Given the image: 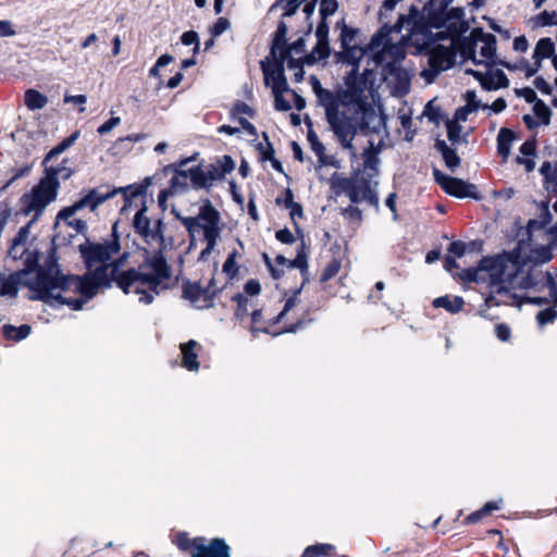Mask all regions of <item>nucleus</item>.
I'll return each instance as SVG.
<instances>
[{"instance_id": "obj_54", "label": "nucleus", "mask_w": 557, "mask_h": 557, "mask_svg": "<svg viewBox=\"0 0 557 557\" xmlns=\"http://www.w3.org/2000/svg\"><path fill=\"white\" fill-rule=\"evenodd\" d=\"M181 41L185 46H191L195 45L194 51L197 52L199 50V41H198V34L194 30H188L183 33L181 36Z\"/></svg>"}, {"instance_id": "obj_55", "label": "nucleus", "mask_w": 557, "mask_h": 557, "mask_svg": "<svg viewBox=\"0 0 557 557\" xmlns=\"http://www.w3.org/2000/svg\"><path fill=\"white\" fill-rule=\"evenodd\" d=\"M275 202L277 206H283L286 209H289L295 202L292 189L286 188L282 195L276 197Z\"/></svg>"}, {"instance_id": "obj_39", "label": "nucleus", "mask_w": 557, "mask_h": 557, "mask_svg": "<svg viewBox=\"0 0 557 557\" xmlns=\"http://www.w3.org/2000/svg\"><path fill=\"white\" fill-rule=\"evenodd\" d=\"M481 41L483 42L480 53L486 60H492L496 52V38L492 34H483L480 36Z\"/></svg>"}, {"instance_id": "obj_16", "label": "nucleus", "mask_w": 557, "mask_h": 557, "mask_svg": "<svg viewBox=\"0 0 557 557\" xmlns=\"http://www.w3.org/2000/svg\"><path fill=\"white\" fill-rule=\"evenodd\" d=\"M214 290L210 286L203 287L200 283L183 284V296L198 309L209 308L213 305Z\"/></svg>"}, {"instance_id": "obj_33", "label": "nucleus", "mask_w": 557, "mask_h": 557, "mask_svg": "<svg viewBox=\"0 0 557 557\" xmlns=\"http://www.w3.org/2000/svg\"><path fill=\"white\" fill-rule=\"evenodd\" d=\"M2 335L10 341L20 342L26 338L30 334V326L28 324H22L14 326L11 324H4L2 326Z\"/></svg>"}, {"instance_id": "obj_57", "label": "nucleus", "mask_w": 557, "mask_h": 557, "mask_svg": "<svg viewBox=\"0 0 557 557\" xmlns=\"http://www.w3.org/2000/svg\"><path fill=\"white\" fill-rule=\"evenodd\" d=\"M285 91H275L274 96V108L277 111H288L292 109L290 103L284 98Z\"/></svg>"}, {"instance_id": "obj_50", "label": "nucleus", "mask_w": 557, "mask_h": 557, "mask_svg": "<svg viewBox=\"0 0 557 557\" xmlns=\"http://www.w3.org/2000/svg\"><path fill=\"white\" fill-rule=\"evenodd\" d=\"M338 8L337 0H320V15L323 20L333 15Z\"/></svg>"}, {"instance_id": "obj_38", "label": "nucleus", "mask_w": 557, "mask_h": 557, "mask_svg": "<svg viewBox=\"0 0 557 557\" xmlns=\"http://www.w3.org/2000/svg\"><path fill=\"white\" fill-rule=\"evenodd\" d=\"M354 178L344 177L338 173H334L330 178L331 189L335 195L348 194L349 187L352 183Z\"/></svg>"}, {"instance_id": "obj_61", "label": "nucleus", "mask_w": 557, "mask_h": 557, "mask_svg": "<svg viewBox=\"0 0 557 557\" xmlns=\"http://www.w3.org/2000/svg\"><path fill=\"white\" fill-rule=\"evenodd\" d=\"M315 37L319 41H329V25L326 20H323L318 24L315 29Z\"/></svg>"}, {"instance_id": "obj_49", "label": "nucleus", "mask_w": 557, "mask_h": 557, "mask_svg": "<svg viewBox=\"0 0 557 557\" xmlns=\"http://www.w3.org/2000/svg\"><path fill=\"white\" fill-rule=\"evenodd\" d=\"M285 34H286V26L284 23H281L277 26V29L275 32V38H274V41H273V45L271 48V54L273 55V58H277L278 49L282 46H285V40H284Z\"/></svg>"}, {"instance_id": "obj_8", "label": "nucleus", "mask_w": 557, "mask_h": 557, "mask_svg": "<svg viewBox=\"0 0 557 557\" xmlns=\"http://www.w3.org/2000/svg\"><path fill=\"white\" fill-rule=\"evenodd\" d=\"M58 189L51 180L41 177L29 193L21 197L22 213L24 215L34 213L35 218L39 216L46 207L57 198Z\"/></svg>"}, {"instance_id": "obj_19", "label": "nucleus", "mask_w": 557, "mask_h": 557, "mask_svg": "<svg viewBox=\"0 0 557 557\" xmlns=\"http://www.w3.org/2000/svg\"><path fill=\"white\" fill-rule=\"evenodd\" d=\"M194 160V157L183 159L171 165L173 169V176L170 180L169 187L175 194L186 191L189 187H191V168H186V165Z\"/></svg>"}, {"instance_id": "obj_40", "label": "nucleus", "mask_w": 557, "mask_h": 557, "mask_svg": "<svg viewBox=\"0 0 557 557\" xmlns=\"http://www.w3.org/2000/svg\"><path fill=\"white\" fill-rule=\"evenodd\" d=\"M201 536L189 539L186 533H180L177 534L174 543L181 550H190L193 553L197 550V546L201 543Z\"/></svg>"}, {"instance_id": "obj_35", "label": "nucleus", "mask_w": 557, "mask_h": 557, "mask_svg": "<svg viewBox=\"0 0 557 557\" xmlns=\"http://www.w3.org/2000/svg\"><path fill=\"white\" fill-rule=\"evenodd\" d=\"M25 106L29 110L42 109L48 103V98L36 89H27L24 94Z\"/></svg>"}, {"instance_id": "obj_17", "label": "nucleus", "mask_w": 557, "mask_h": 557, "mask_svg": "<svg viewBox=\"0 0 557 557\" xmlns=\"http://www.w3.org/2000/svg\"><path fill=\"white\" fill-rule=\"evenodd\" d=\"M287 54L288 51L282 48L277 62L272 67H263L264 83L267 86H271L272 92L288 91L283 67Z\"/></svg>"}, {"instance_id": "obj_18", "label": "nucleus", "mask_w": 557, "mask_h": 557, "mask_svg": "<svg viewBox=\"0 0 557 557\" xmlns=\"http://www.w3.org/2000/svg\"><path fill=\"white\" fill-rule=\"evenodd\" d=\"M190 175L191 187L196 190L209 189L215 181L224 178L215 163L209 164L206 169L201 165H195Z\"/></svg>"}, {"instance_id": "obj_13", "label": "nucleus", "mask_w": 557, "mask_h": 557, "mask_svg": "<svg viewBox=\"0 0 557 557\" xmlns=\"http://www.w3.org/2000/svg\"><path fill=\"white\" fill-rule=\"evenodd\" d=\"M346 89L336 91L343 107L356 104L360 111L368 110L362 103L363 94L367 88V79L358 75L357 69L351 71L345 77Z\"/></svg>"}, {"instance_id": "obj_11", "label": "nucleus", "mask_w": 557, "mask_h": 557, "mask_svg": "<svg viewBox=\"0 0 557 557\" xmlns=\"http://www.w3.org/2000/svg\"><path fill=\"white\" fill-rule=\"evenodd\" d=\"M79 137V132L76 131L69 137L64 138L60 144H58L55 147H53L44 158L42 165L45 166V175L44 177L47 180H51L52 183H55V187H60L59 178H62L63 181L69 180L72 174L73 170L65 165L67 162L66 159L62 161V163L58 166H47V163L50 162L54 157L61 154L66 149H69Z\"/></svg>"}, {"instance_id": "obj_3", "label": "nucleus", "mask_w": 557, "mask_h": 557, "mask_svg": "<svg viewBox=\"0 0 557 557\" xmlns=\"http://www.w3.org/2000/svg\"><path fill=\"white\" fill-rule=\"evenodd\" d=\"M519 263V251L508 255L484 257L476 269H468L463 273V280L468 282H488L490 293L485 297L487 307L506 305L509 297L508 287L515 281V269Z\"/></svg>"}, {"instance_id": "obj_43", "label": "nucleus", "mask_w": 557, "mask_h": 557, "mask_svg": "<svg viewBox=\"0 0 557 557\" xmlns=\"http://www.w3.org/2000/svg\"><path fill=\"white\" fill-rule=\"evenodd\" d=\"M237 257H238V251H236V250L232 251L227 256V258H226V260H225V262H224V264L222 267L223 273L230 280L234 278L238 274V267H237V263H236Z\"/></svg>"}, {"instance_id": "obj_37", "label": "nucleus", "mask_w": 557, "mask_h": 557, "mask_svg": "<svg viewBox=\"0 0 557 557\" xmlns=\"http://www.w3.org/2000/svg\"><path fill=\"white\" fill-rule=\"evenodd\" d=\"M335 546L326 543H319L306 547L301 557H322L334 554Z\"/></svg>"}, {"instance_id": "obj_5", "label": "nucleus", "mask_w": 557, "mask_h": 557, "mask_svg": "<svg viewBox=\"0 0 557 557\" xmlns=\"http://www.w3.org/2000/svg\"><path fill=\"white\" fill-rule=\"evenodd\" d=\"M178 220L190 237V245H193L196 235L201 234L206 247L200 251L198 261L206 262L221 238L222 222L220 212L207 200L199 208L196 216H178Z\"/></svg>"}, {"instance_id": "obj_46", "label": "nucleus", "mask_w": 557, "mask_h": 557, "mask_svg": "<svg viewBox=\"0 0 557 557\" xmlns=\"http://www.w3.org/2000/svg\"><path fill=\"white\" fill-rule=\"evenodd\" d=\"M556 319H557V310L553 307L541 310L536 314V322L540 327H543L549 323H554Z\"/></svg>"}, {"instance_id": "obj_26", "label": "nucleus", "mask_w": 557, "mask_h": 557, "mask_svg": "<svg viewBox=\"0 0 557 557\" xmlns=\"http://www.w3.org/2000/svg\"><path fill=\"white\" fill-rule=\"evenodd\" d=\"M516 134L513 131L502 127L497 135V152L503 158V162H506L509 154Z\"/></svg>"}, {"instance_id": "obj_7", "label": "nucleus", "mask_w": 557, "mask_h": 557, "mask_svg": "<svg viewBox=\"0 0 557 557\" xmlns=\"http://www.w3.org/2000/svg\"><path fill=\"white\" fill-rule=\"evenodd\" d=\"M121 190H124L121 188ZM120 189H109L102 191L100 188H94L87 195L75 201L72 206L62 209L58 213L59 220L67 221V224L73 227L77 233H84L87 230V224L81 219H71L77 211L89 208L91 211L96 210L98 206L106 200L115 196Z\"/></svg>"}, {"instance_id": "obj_59", "label": "nucleus", "mask_w": 557, "mask_h": 557, "mask_svg": "<svg viewBox=\"0 0 557 557\" xmlns=\"http://www.w3.org/2000/svg\"><path fill=\"white\" fill-rule=\"evenodd\" d=\"M447 137L451 143L458 141L461 133V126L453 121L447 122Z\"/></svg>"}, {"instance_id": "obj_21", "label": "nucleus", "mask_w": 557, "mask_h": 557, "mask_svg": "<svg viewBox=\"0 0 557 557\" xmlns=\"http://www.w3.org/2000/svg\"><path fill=\"white\" fill-rule=\"evenodd\" d=\"M182 355V367L188 371H198L199 362L198 356L202 350V346L195 339H189L180 345Z\"/></svg>"}, {"instance_id": "obj_48", "label": "nucleus", "mask_w": 557, "mask_h": 557, "mask_svg": "<svg viewBox=\"0 0 557 557\" xmlns=\"http://www.w3.org/2000/svg\"><path fill=\"white\" fill-rule=\"evenodd\" d=\"M357 29L343 25L341 28V46L342 48L350 47L356 45Z\"/></svg>"}, {"instance_id": "obj_1", "label": "nucleus", "mask_w": 557, "mask_h": 557, "mask_svg": "<svg viewBox=\"0 0 557 557\" xmlns=\"http://www.w3.org/2000/svg\"><path fill=\"white\" fill-rule=\"evenodd\" d=\"M79 251L87 269L82 276L63 275L53 258L46 260L45 268L30 284L40 298L52 296L71 309L81 310L99 289L114 283L125 294L137 295L140 304L150 305L171 287L172 269L160 255L145 257L138 268L122 270L129 253H121L114 230L110 239L81 245Z\"/></svg>"}, {"instance_id": "obj_63", "label": "nucleus", "mask_w": 557, "mask_h": 557, "mask_svg": "<svg viewBox=\"0 0 557 557\" xmlns=\"http://www.w3.org/2000/svg\"><path fill=\"white\" fill-rule=\"evenodd\" d=\"M448 252L460 258L466 252V244L461 240L451 242L448 246Z\"/></svg>"}, {"instance_id": "obj_28", "label": "nucleus", "mask_w": 557, "mask_h": 557, "mask_svg": "<svg viewBox=\"0 0 557 557\" xmlns=\"http://www.w3.org/2000/svg\"><path fill=\"white\" fill-rule=\"evenodd\" d=\"M465 300L460 296L445 295L433 300L434 308H443L449 313H458L462 310Z\"/></svg>"}, {"instance_id": "obj_24", "label": "nucleus", "mask_w": 557, "mask_h": 557, "mask_svg": "<svg viewBox=\"0 0 557 557\" xmlns=\"http://www.w3.org/2000/svg\"><path fill=\"white\" fill-rule=\"evenodd\" d=\"M522 156H518L516 158V162L518 164L524 165V169L528 173L532 172L535 168V162L533 157L536 154V140L529 139L525 140L519 149Z\"/></svg>"}, {"instance_id": "obj_6", "label": "nucleus", "mask_w": 557, "mask_h": 557, "mask_svg": "<svg viewBox=\"0 0 557 557\" xmlns=\"http://www.w3.org/2000/svg\"><path fill=\"white\" fill-rule=\"evenodd\" d=\"M133 228L135 234L151 249V253L146 251V257L160 255L164 258L162 251L165 248V224L161 218H150L147 215L145 202L134 215Z\"/></svg>"}, {"instance_id": "obj_31", "label": "nucleus", "mask_w": 557, "mask_h": 557, "mask_svg": "<svg viewBox=\"0 0 557 557\" xmlns=\"http://www.w3.org/2000/svg\"><path fill=\"white\" fill-rule=\"evenodd\" d=\"M553 259V251L549 246H540L531 250L527 259H522L530 264H542L549 262Z\"/></svg>"}, {"instance_id": "obj_25", "label": "nucleus", "mask_w": 557, "mask_h": 557, "mask_svg": "<svg viewBox=\"0 0 557 557\" xmlns=\"http://www.w3.org/2000/svg\"><path fill=\"white\" fill-rule=\"evenodd\" d=\"M307 140H308V143L310 145L311 150L318 157V160H319V163H320L321 166L322 165L338 166L336 164V161H335L334 157L327 156L325 153L324 145L320 141L318 135L313 131H309L308 132Z\"/></svg>"}, {"instance_id": "obj_23", "label": "nucleus", "mask_w": 557, "mask_h": 557, "mask_svg": "<svg viewBox=\"0 0 557 557\" xmlns=\"http://www.w3.org/2000/svg\"><path fill=\"white\" fill-rule=\"evenodd\" d=\"M8 255L14 260H24V271H27L28 273H30L33 269H38V253L36 251H28L23 245L12 244L9 248Z\"/></svg>"}, {"instance_id": "obj_62", "label": "nucleus", "mask_w": 557, "mask_h": 557, "mask_svg": "<svg viewBox=\"0 0 557 557\" xmlns=\"http://www.w3.org/2000/svg\"><path fill=\"white\" fill-rule=\"evenodd\" d=\"M495 334L499 341L507 342L511 336V330L507 324L499 323L495 326Z\"/></svg>"}, {"instance_id": "obj_20", "label": "nucleus", "mask_w": 557, "mask_h": 557, "mask_svg": "<svg viewBox=\"0 0 557 557\" xmlns=\"http://www.w3.org/2000/svg\"><path fill=\"white\" fill-rule=\"evenodd\" d=\"M190 557H230V547L222 539H213L209 543L205 537Z\"/></svg>"}, {"instance_id": "obj_27", "label": "nucleus", "mask_w": 557, "mask_h": 557, "mask_svg": "<svg viewBox=\"0 0 557 557\" xmlns=\"http://www.w3.org/2000/svg\"><path fill=\"white\" fill-rule=\"evenodd\" d=\"M381 149V143L375 144L373 140H369L368 147L362 152L363 166L366 170L377 172Z\"/></svg>"}, {"instance_id": "obj_32", "label": "nucleus", "mask_w": 557, "mask_h": 557, "mask_svg": "<svg viewBox=\"0 0 557 557\" xmlns=\"http://www.w3.org/2000/svg\"><path fill=\"white\" fill-rule=\"evenodd\" d=\"M331 53L329 41H319L317 40V44L312 51L305 55L304 62L308 65H312L317 63L318 61L324 60L329 58Z\"/></svg>"}, {"instance_id": "obj_2", "label": "nucleus", "mask_w": 557, "mask_h": 557, "mask_svg": "<svg viewBox=\"0 0 557 557\" xmlns=\"http://www.w3.org/2000/svg\"><path fill=\"white\" fill-rule=\"evenodd\" d=\"M405 24H410V18L400 15L397 23L392 27L387 25L381 27L372 36L369 44L375 64L382 67L384 82L391 87L395 96L400 97L409 92L411 76L401 65L406 57L405 46L401 40L393 42L391 34L393 32L399 33Z\"/></svg>"}, {"instance_id": "obj_41", "label": "nucleus", "mask_w": 557, "mask_h": 557, "mask_svg": "<svg viewBox=\"0 0 557 557\" xmlns=\"http://www.w3.org/2000/svg\"><path fill=\"white\" fill-rule=\"evenodd\" d=\"M32 170V166L28 164H25L20 168H13L11 169V177L0 187V194L5 191L18 178H22L24 176H27Z\"/></svg>"}, {"instance_id": "obj_12", "label": "nucleus", "mask_w": 557, "mask_h": 557, "mask_svg": "<svg viewBox=\"0 0 557 557\" xmlns=\"http://www.w3.org/2000/svg\"><path fill=\"white\" fill-rule=\"evenodd\" d=\"M300 289H296L290 297H288L284 304L283 309L280 313L271 320V324L283 323L284 326L282 332L294 333L312 322L309 311L304 312L300 318H295L292 313L298 301V295Z\"/></svg>"}, {"instance_id": "obj_30", "label": "nucleus", "mask_w": 557, "mask_h": 557, "mask_svg": "<svg viewBox=\"0 0 557 557\" xmlns=\"http://www.w3.org/2000/svg\"><path fill=\"white\" fill-rule=\"evenodd\" d=\"M555 55V44L548 38H541L535 46L532 59L542 63V61L546 58L553 59Z\"/></svg>"}, {"instance_id": "obj_22", "label": "nucleus", "mask_w": 557, "mask_h": 557, "mask_svg": "<svg viewBox=\"0 0 557 557\" xmlns=\"http://www.w3.org/2000/svg\"><path fill=\"white\" fill-rule=\"evenodd\" d=\"M309 83L312 87L314 95L318 98L319 104L323 107L324 110L341 101L338 96L336 95V91L323 88L317 76L311 75L309 77Z\"/></svg>"}, {"instance_id": "obj_47", "label": "nucleus", "mask_w": 557, "mask_h": 557, "mask_svg": "<svg viewBox=\"0 0 557 557\" xmlns=\"http://www.w3.org/2000/svg\"><path fill=\"white\" fill-rule=\"evenodd\" d=\"M552 221V213L548 209L547 205H543L541 208L540 219L539 220H532L529 222L530 228H543L546 225H548Z\"/></svg>"}, {"instance_id": "obj_9", "label": "nucleus", "mask_w": 557, "mask_h": 557, "mask_svg": "<svg viewBox=\"0 0 557 557\" xmlns=\"http://www.w3.org/2000/svg\"><path fill=\"white\" fill-rule=\"evenodd\" d=\"M513 275L515 281L511 287L536 290H542L544 287H546L549 278L553 277L552 273L548 271H543L541 267H537V264H530L525 261H522L520 255L519 263L516 265Z\"/></svg>"}, {"instance_id": "obj_58", "label": "nucleus", "mask_w": 557, "mask_h": 557, "mask_svg": "<svg viewBox=\"0 0 557 557\" xmlns=\"http://www.w3.org/2000/svg\"><path fill=\"white\" fill-rule=\"evenodd\" d=\"M262 312L259 309H255L251 312V331L255 332H265L270 333V330L268 326H259V323L261 321Z\"/></svg>"}, {"instance_id": "obj_52", "label": "nucleus", "mask_w": 557, "mask_h": 557, "mask_svg": "<svg viewBox=\"0 0 557 557\" xmlns=\"http://www.w3.org/2000/svg\"><path fill=\"white\" fill-rule=\"evenodd\" d=\"M442 157L445 161L446 166L449 168L450 170H454L460 163V158L453 148L444 150Z\"/></svg>"}, {"instance_id": "obj_53", "label": "nucleus", "mask_w": 557, "mask_h": 557, "mask_svg": "<svg viewBox=\"0 0 557 557\" xmlns=\"http://www.w3.org/2000/svg\"><path fill=\"white\" fill-rule=\"evenodd\" d=\"M172 61H173V57L172 55H170V54L161 55L157 60L156 64L149 70V75L152 76V77H159L160 76L159 69L168 65Z\"/></svg>"}, {"instance_id": "obj_51", "label": "nucleus", "mask_w": 557, "mask_h": 557, "mask_svg": "<svg viewBox=\"0 0 557 557\" xmlns=\"http://www.w3.org/2000/svg\"><path fill=\"white\" fill-rule=\"evenodd\" d=\"M215 164L219 166L223 177L235 169V163L228 154L218 158Z\"/></svg>"}, {"instance_id": "obj_4", "label": "nucleus", "mask_w": 557, "mask_h": 557, "mask_svg": "<svg viewBox=\"0 0 557 557\" xmlns=\"http://www.w3.org/2000/svg\"><path fill=\"white\" fill-rule=\"evenodd\" d=\"M341 101L325 109V117L339 146L347 150L351 160H357L358 151L352 140L358 131L364 134L379 133L384 125L383 119L374 110H362L358 122L354 116L341 112Z\"/></svg>"}, {"instance_id": "obj_56", "label": "nucleus", "mask_w": 557, "mask_h": 557, "mask_svg": "<svg viewBox=\"0 0 557 557\" xmlns=\"http://www.w3.org/2000/svg\"><path fill=\"white\" fill-rule=\"evenodd\" d=\"M233 115L242 116V115H248L252 117L255 115V110L249 107L247 103L243 101H238L234 104V108L232 110Z\"/></svg>"}, {"instance_id": "obj_14", "label": "nucleus", "mask_w": 557, "mask_h": 557, "mask_svg": "<svg viewBox=\"0 0 557 557\" xmlns=\"http://www.w3.org/2000/svg\"><path fill=\"white\" fill-rule=\"evenodd\" d=\"M433 175L435 182L441 186V188L446 194L453 197L460 199L471 198L474 200H480L482 198L481 194L478 190V187L472 183H468L461 178L449 176L436 169L434 170Z\"/></svg>"}, {"instance_id": "obj_29", "label": "nucleus", "mask_w": 557, "mask_h": 557, "mask_svg": "<svg viewBox=\"0 0 557 557\" xmlns=\"http://www.w3.org/2000/svg\"><path fill=\"white\" fill-rule=\"evenodd\" d=\"M364 50L358 45L342 48L337 58L341 62L352 65V69H359V62L363 58Z\"/></svg>"}, {"instance_id": "obj_60", "label": "nucleus", "mask_w": 557, "mask_h": 557, "mask_svg": "<svg viewBox=\"0 0 557 557\" xmlns=\"http://www.w3.org/2000/svg\"><path fill=\"white\" fill-rule=\"evenodd\" d=\"M230 27V22L225 17H219L218 21L211 28V33L213 36H220Z\"/></svg>"}, {"instance_id": "obj_10", "label": "nucleus", "mask_w": 557, "mask_h": 557, "mask_svg": "<svg viewBox=\"0 0 557 557\" xmlns=\"http://www.w3.org/2000/svg\"><path fill=\"white\" fill-rule=\"evenodd\" d=\"M44 268L45 264L42 267H39L34 275H32V273H28L27 271H18L14 274H11L9 277L4 278L2 276V281L0 283V297L15 298L18 293V285L23 284L29 287L30 290L36 293V299L42 300L51 306L65 305L63 301H60L52 296L48 298H40L39 292L30 286V284L37 280L38 273Z\"/></svg>"}, {"instance_id": "obj_44", "label": "nucleus", "mask_w": 557, "mask_h": 557, "mask_svg": "<svg viewBox=\"0 0 557 557\" xmlns=\"http://www.w3.org/2000/svg\"><path fill=\"white\" fill-rule=\"evenodd\" d=\"M535 116L543 125H548L550 121V109L542 101L537 100L533 107Z\"/></svg>"}, {"instance_id": "obj_34", "label": "nucleus", "mask_w": 557, "mask_h": 557, "mask_svg": "<svg viewBox=\"0 0 557 557\" xmlns=\"http://www.w3.org/2000/svg\"><path fill=\"white\" fill-rule=\"evenodd\" d=\"M509 84L506 74L502 70H496L491 73H486V83L483 84L485 90H494L498 88H505Z\"/></svg>"}, {"instance_id": "obj_36", "label": "nucleus", "mask_w": 557, "mask_h": 557, "mask_svg": "<svg viewBox=\"0 0 557 557\" xmlns=\"http://www.w3.org/2000/svg\"><path fill=\"white\" fill-rule=\"evenodd\" d=\"M369 184L370 183L367 180L354 178V181L349 187L348 194H347V197L349 198L351 203H358V202L362 201V197H364V193L368 191Z\"/></svg>"}, {"instance_id": "obj_42", "label": "nucleus", "mask_w": 557, "mask_h": 557, "mask_svg": "<svg viewBox=\"0 0 557 557\" xmlns=\"http://www.w3.org/2000/svg\"><path fill=\"white\" fill-rule=\"evenodd\" d=\"M146 137L143 133L131 134L125 137H120L114 143V147L119 150L128 151L131 149L129 144H135L144 140Z\"/></svg>"}, {"instance_id": "obj_64", "label": "nucleus", "mask_w": 557, "mask_h": 557, "mask_svg": "<svg viewBox=\"0 0 557 557\" xmlns=\"http://www.w3.org/2000/svg\"><path fill=\"white\" fill-rule=\"evenodd\" d=\"M275 238L281 242L282 244H293L295 242V237L293 235V233L287 228H282V230H278L276 233H275Z\"/></svg>"}, {"instance_id": "obj_15", "label": "nucleus", "mask_w": 557, "mask_h": 557, "mask_svg": "<svg viewBox=\"0 0 557 557\" xmlns=\"http://www.w3.org/2000/svg\"><path fill=\"white\" fill-rule=\"evenodd\" d=\"M456 54L449 47L442 45L434 46L429 53V71H424L422 75L431 82L441 72L450 69L455 64Z\"/></svg>"}, {"instance_id": "obj_45", "label": "nucleus", "mask_w": 557, "mask_h": 557, "mask_svg": "<svg viewBox=\"0 0 557 557\" xmlns=\"http://www.w3.org/2000/svg\"><path fill=\"white\" fill-rule=\"evenodd\" d=\"M342 262L341 260L333 258L323 269L320 280L321 282H327L333 278L341 270Z\"/></svg>"}]
</instances>
